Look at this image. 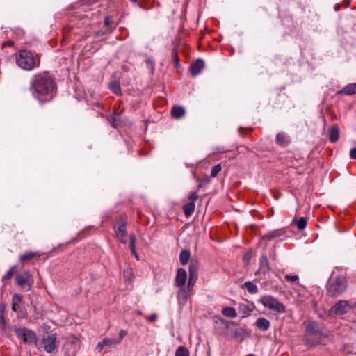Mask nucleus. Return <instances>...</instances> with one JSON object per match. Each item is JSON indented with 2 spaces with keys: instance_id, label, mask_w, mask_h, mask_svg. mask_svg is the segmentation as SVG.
Returning <instances> with one entry per match:
<instances>
[{
  "instance_id": "1",
  "label": "nucleus",
  "mask_w": 356,
  "mask_h": 356,
  "mask_svg": "<svg viewBox=\"0 0 356 356\" xmlns=\"http://www.w3.org/2000/svg\"><path fill=\"white\" fill-rule=\"evenodd\" d=\"M30 90L33 95L41 102L51 100L56 93L55 83L47 73L35 74L30 83Z\"/></svg>"
},
{
  "instance_id": "35",
  "label": "nucleus",
  "mask_w": 356,
  "mask_h": 356,
  "mask_svg": "<svg viewBox=\"0 0 356 356\" xmlns=\"http://www.w3.org/2000/svg\"><path fill=\"white\" fill-rule=\"evenodd\" d=\"M199 198V195L195 191H191L188 195V199L191 200L190 202H194Z\"/></svg>"
},
{
  "instance_id": "23",
  "label": "nucleus",
  "mask_w": 356,
  "mask_h": 356,
  "mask_svg": "<svg viewBox=\"0 0 356 356\" xmlns=\"http://www.w3.org/2000/svg\"><path fill=\"white\" fill-rule=\"evenodd\" d=\"M222 314L227 317L234 318L237 316L236 312L234 308L227 307L222 309Z\"/></svg>"
},
{
  "instance_id": "11",
  "label": "nucleus",
  "mask_w": 356,
  "mask_h": 356,
  "mask_svg": "<svg viewBox=\"0 0 356 356\" xmlns=\"http://www.w3.org/2000/svg\"><path fill=\"white\" fill-rule=\"evenodd\" d=\"M127 222L124 219H120L118 225L114 227L115 234L117 237L120 239V241L122 243H127L126 236H127V230H126Z\"/></svg>"
},
{
  "instance_id": "3",
  "label": "nucleus",
  "mask_w": 356,
  "mask_h": 356,
  "mask_svg": "<svg viewBox=\"0 0 356 356\" xmlns=\"http://www.w3.org/2000/svg\"><path fill=\"white\" fill-rule=\"evenodd\" d=\"M16 63L22 69L24 70H32L37 65L33 54L27 50H20L16 54Z\"/></svg>"
},
{
  "instance_id": "44",
  "label": "nucleus",
  "mask_w": 356,
  "mask_h": 356,
  "mask_svg": "<svg viewBox=\"0 0 356 356\" xmlns=\"http://www.w3.org/2000/svg\"><path fill=\"white\" fill-rule=\"evenodd\" d=\"M105 348L104 346H103V343H102V341L99 342L97 344V346L96 349L98 350V352H102L103 349Z\"/></svg>"
},
{
  "instance_id": "47",
  "label": "nucleus",
  "mask_w": 356,
  "mask_h": 356,
  "mask_svg": "<svg viewBox=\"0 0 356 356\" xmlns=\"http://www.w3.org/2000/svg\"><path fill=\"white\" fill-rule=\"evenodd\" d=\"M104 24V26H106V27L110 25L111 20H110V18L108 17H105Z\"/></svg>"
},
{
  "instance_id": "31",
  "label": "nucleus",
  "mask_w": 356,
  "mask_h": 356,
  "mask_svg": "<svg viewBox=\"0 0 356 356\" xmlns=\"http://www.w3.org/2000/svg\"><path fill=\"white\" fill-rule=\"evenodd\" d=\"M222 170L221 164H217L211 168V177H215Z\"/></svg>"
},
{
  "instance_id": "43",
  "label": "nucleus",
  "mask_w": 356,
  "mask_h": 356,
  "mask_svg": "<svg viewBox=\"0 0 356 356\" xmlns=\"http://www.w3.org/2000/svg\"><path fill=\"white\" fill-rule=\"evenodd\" d=\"M146 63L148 65V66L150 67L151 70L154 69V63L152 59H150V58L147 59Z\"/></svg>"
},
{
  "instance_id": "9",
  "label": "nucleus",
  "mask_w": 356,
  "mask_h": 356,
  "mask_svg": "<svg viewBox=\"0 0 356 356\" xmlns=\"http://www.w3.org/2000/svg\"><path fill=\"white\" fill-rule=\"evenodd\" d=\"M194 285H190L188 282L186 286L178 287V291L177 293V302L179 305L184 306L188 298L190 297V292L192 291Z\"/></svg>"
},
{
  "instance_id": "16",
  "label": "nucleus",
  "mask_w": 356,
  "mask_h": 356,
  "mask_svg": "<svg viewBox=\"0 0 356 356\" xmlns=\"http://www.w3.org/2000/svg\"><path fill=\"white\" fill-rule=\"evenodd\" d=\"M329 140L331 143H335L338 140L339 136V129L337 124L332 125L328 129Z\"/></svg>"
},
{
  "instance_id": "5",
  "label": "nucleus",
  "mask_w": 356,
  "mask_h": 356,
  "mask_svg": "<svg viewBox=\"0 0 356 356\" xmlns=\"http://www.w3.org/2000/svg\"><path fill=\"white\" fill-rule=\"evenodd\" d=\"M259 302L264 307L277 313H284L286 311L285 306L271 296H262Z\"/></svg>"
},
{
  "instance_id": "24",
  "label": "nucleus",
  "mask_w": 356,
  "mask_h": 356,
  "mask_svg": "<svg viewBox=\"0 0 356 356\" xmlns=\"http://www.w3.org/2000/svg\"><path fill=\"white\" fill-rule=\"evenodd\" d=\"M243 287L245 288L247 291L252 294H255L258 292V288L256 286V284H254L250 281L245 282L243 284Z\"/></svg>"
},
{
  "instance_id": "14",
  "label": "nucleus",
  "mask_w": 356,
  "mask_h": 356,
  "mask_svg": "<svg viewBox=\"0 0 356 356\" xmlns=\"http://www.w3.org/2000/svg\"><path fill=\"white\" fill-rule=\"evenodd\" d=\"M204 63L202 59H197L190 65V72L193 76H196L200 74L204 68Z\"/></svg>"
},
{
  "instance_id": "8",
  "label": "nucleus",
  "mask_w": 356,
  "mask_h": 356,
  "mask_svg": "<svg viewBox=\"0 0 356 356\" xmlns=\"http://www.w3.org/2000/svg\"><path fill=\"white\" fill-rule=\"evenodd\" d=\"M352 307L347 301L339 300L331 307L330 313L332 315L341 316L347 313Z\"/></svg>"
},
{
  "instance_id": "26",
  "label": "nucleus",
  "mask_w": 356,
  "mask_h": 356,
  "mask_svg": "<svg viewBox=\"0 0 356 356\" xmlns=\"http://www.w3.org/2000/svg\"><path fill=\"white\" fill-rule=\"evenodd\" d=\"M108 88L115 95L119 96L122 95L120 84L117 81L111 82L109 83Z\"/></svg>"
},
{
  "instance_id": "32",
  "label": "nucleus",
  "mask_w": 356,
  "mask_h": 356,
  "mask_svg": "<svg viewBox=\"0 0 356 356\" xmlns=\"http://www.w3.org/2000/svg\"><path fill=\"white\" fill-rule=\"evenodd\" d=\"M276 143L281 145H285L287 143L284 134H277L276 135Z\"/></svg>"
},
{
  "instance_id": "38",
  "label": "nucleus",
  "mask_w": 356,
  "mask_h": 356,
  "mask_svg": "<svg viewBox=\"0 0 356 356\" xmlns=\"http://www.w3.org/2000/svg\"><path fill=\"white\" fill-rule=\"evenodd\" d=\"M136 237L134 234L130 236V248H136Z\"/></svg>"
},
{
  "instance_id": "21",
  "label": "nucleus",
  "mask_w": 356,
  "mask_h": 356,
  "mask_svg": "<svg viewBox=\"0 0 356 356\" xmlns=\"http://www.w3.org/2000/svg\"><path fill=\"white\" fill-rule=\"evenodd\" d=\"M195 203L189 202L184 205L183 211L186 216H191L195 211Z\"/></svg>"
},
{
  "instance_id": "34",
  "label": "nucleus",
  "mask_w": 356,
  "mask_h": 356,
  "mask_svg": "<svg viewBox=\"0 0 356 356\" xmlns=\"http://www.w3.org/2000/svg\"><path fill=\"white\" fill-rule=\"evenodd\" d=\"M127 334V332L124 330H121L119 332V339L115 340V343H120L124 339V337Z\"/></svg>"
},
{
  "instance_id": "7",
  "label": "nucleus",
  "mask_w": 356,
  "mask_h": 356,
  "mask_svg": "<svg viewBox=\"0 0 356 356\" xmlns=\"http://www.w3.org/2000/svg\"><path fill=\"white\" fill-rule=\"evenodd\" d=\"M44 350L48 353H53L58 347L57 335L56 333H51L44 336L42 340Z\"/></svg>"
},
{
  "instance_id": "10",
  "label": "nucleus",
  "mask_w": 356,
  "mask_h": 356,
  "mask_svg": "<svg viewBox=\"0 0 356 356\" xmlns=\"http://www.w3.org/2000/svg\"><path fill=\"white\" fill-rule=\"evenodd\" d=\"M15 332L17 337L26 343H33L36 339L35 334L28 329H17Z\"/></svg>"
},
{
  "instance_id": "19",
  "label": "nucleus",
  "mask_w": 356,
  "mask_h": 356,
  "mask_svg": "<svg viewBox=\"0 0 356 356\" xmlns=\"http://www.w3.org/2000/svg\"><path fill=\"white\" fill-rule=\"evenodd\" d=\"M269 269L268 261L266 255H261L259 259V271L265 273Z\"/></svg>"
},
{
  "instance_id": "33",
  "label": "nucleus",
  "mask_w": 356,
  "mask_h": 356,
  "mask_svg": "<svg viewBox=\"0 0 356 356\" xmlns=\"http://www.w3.org/2000/svg\"><path fill=\"white\" fill-rule=\"evenodd\" d=\"M103 346L107 348H111L115 343V340L109 338H105L102 341Z\"/></svg>"
},
{
  "instance_id": "39",
  "label": "nucleus",
  "mask_w": 356,
  "mask_h": 356,
  "mask_svg": "<svg viewBox=\"0 0 356 356\" xmlns=\"http://www.w3.org/2000/svg\"><path fill=\"white\" fill-rule=\"evenodd\" d=\"M173 58L175 62V66L177 67L179 65V60L176 50L173 51Z\"/></svg>"
},
{
  "instance_id": "49",
  "label": "nucleus",
  "mask_w": 356,
  "mask_h": 356,
  "mask_svg": "<svg viewBox=\"0 0 356 356\" xmlns=\"http://www.w3.org/2000/svg\"><path fill=\"white\" fill-rule=\"evenodd\" d=\"M353 312L356 314V302L354 304V305L352 307Z\"/></svg>"
},
{
  "instance_id": "30",
  "label": "nucleus",
  "mask_w": 356,
  "mask_h": 356,
  "mask_svg": "<svg viewBox=\"0 0 356 356\" xmlns=\"http://www.w3.org/2000/svg\"><path fill=\"white\" fill-rule=\"evenodd\" d=\"M15 269V266L11 267L6 273V275L3 277L2 281L6 283L7 280H9L13 275L14 271Z\"/></svg>"
},
{
  "instance_id": "17",
  "label": "nucleus",
  "mask_w": 356,
  "mask_h": 356,
  "mask_svg": "<svg viewBox=\"0 0 356 356\" xmlns=\"http://www.w3.org/2000/svg\"><path fill=\"white\" fill-rule=\"evenodd\" d=\"M255 326L261 331H266L270 326V322L263 317L258 318L255 323Z\"/></svg>"
},
{
  "instance_id": "37",
  "label": "nucleus",
  "mask_w": 356,
  "mask_h": 356,
  "mask_svg": "<svg viewBox=\"0 0 356 356\" xmlns=\"http://www.w3.org/2000/svg\"><path fill=\"white\" fill-rule=\"evenodd\" d=\"M124 276L126 280H131L133 277L132 273L130 270H126L124 271Z\"/></svg>"
},
{
  "instance_id": "20",
  "label": "nucleus",
  "mask_w": 356,
  "mask_h": 356,
  "mask_svg": "<svg viewBox=\"0 0 356 356\" xmlns=\"http://www.w3.org/2000/svg\"><path fill=\"white\" fill-rule=\"evenodd\" d=\"M341 93L351 95L356 93V83L346 86L341 91Z\"/></svg>"
},
{
  "instance_id": "42",
  "label": "nucleus",
  "mask_w": 356,
  "mask_h": 356,
  "mask_svg": "<svg viewBox=\"0 0 356 356\" xmlns=\"http://www.w3.org/2000/svg\"><path fill=\"white\" fill-rule=\"evenodd\" d=\"M350 157L352 159H356V147H354L350 151Z\"/></svg>"
},
{
  "instance_id": "28",
  "label": "nucleus",
  "mask_w": 356,
  "mask_h": 356,
  "mask_svg": "<svg viewBox=\"0 0 356 356\" xmlns=\"http://www.w3.org/2000/svg\"><path fill=\"white\" fill-rule=\"evenodd\" d=\"M296 225L299 230L304 229L307 225V219L305 217H301L296 222Z\"/></svg>"
},
{
  "instance_id": "36",
  "label": "nucleus",
  "mask_w": 356,
  "mask_h": 356,
  "mask_svg": "<svg viewBox=\"0 0 356 356\" xmlns=\"http://www.w3.org/2000/svg\"><path fill=\"white\" fill-rule=\"evenodd\" d=\"M285 280L288 282H296L298 280V275H286Z\"/></svg>"
},
{
  "instance_id": "45",
  "label": "nucleus",
  "mask_w": 356,
  "mask_h": 356,
  "mask_svg": "<svg viewBox=\"0 0 356 356\" xmlns=\"http://www.w3.org/2000/svg\"><path fill=\"white\" fill-rule=\"evenodd\" d=\"M130 249H131V254L135 257V258L137 260H139V256L137 254V253L136 252V248H131Z\"/></svg>"
},
{
  "instance_id": "41",
  "label": "nucleus",
  "mask_w": 356,
  "mask_h": 356,
  "mask_svg": "<svg viewBox=\"0 0 356 356\" xmlns=\"http://www.w3.org/2000/svg\"><path fill=\"white\" fill-rule=\"evenodd\" d=\"M147 319L150 322H154L157 319V315L156 314H153L147 316Z\"/></svg>"
},
{
  "instance_id": "4",
  "label": "nucleus",
  "mask_w": 356,
  "mask_h": 356,
  "mask_svg": "<svg viewBox=\"0 0 356 356\" xmlns=\"http://www.w3.org/2000/svg\"><path fill=\"white\" fill-rule=\"evenodd\" d=\"M305 337L307 341L311 340L312 343L318 342L322 337V327L316 321H307L305 323Z\"/></svg>"
},
{
  "instance_id": "50",
  "label": "nucleus",
  "mask_w": 356,
  "mask_h": 356,
  "mask_svg": "<svg viewBox=\"0 0 356 356\" xmlns=\"http://www.w3.org/2000/svg\"><path fill=\"white\" fill-rule=\"evenodd\" d=\"M250 257V254H246L243 256V259L245 260V259H248Z\"/></svg>"
},
{
  "instance_id": "40",
  "label": "nucleus",
  "mask_w": 356,
  "mask_h": 356,
  "mask_svg": "<svg viewBox=\"0 0 356 356\" xmlns=\"http://www.w3.org/2000/svg\"><path fill=\"white\" fill-rule=\"evenodd\" d=\"M6 324L5 318L3 316V309L2 310H0V325L1 326H4Z\"/></svg>"
},
{
  "instance_id": "15",
  "label": "nucleus",
  "mask_w": 356,
  "mask_h": 356,
  "mask_svg": "<svg viewBox=\"0 0 356 356\" xmlns=\"http://www.w3.org/2000/svg\"><path fill=\"white\" fill-rule=\"evenodd\" d=\"M286 233L285 228H281L268 232L262 236L263 240L271 241L274 238L280 237Z\"/></svg>"
},
{
  "instance_id": "6",
  "label": "nucleus",
  "mask_w": 356,
  "mask_h": 356,
  "mask_svg": "<svg viewBox=\"0 0 356 356\" xmlns=\"http://www.w3.org/2000/svg\"><path fill=\"white\" fill-rule=\"evenodd\" d=\"M15 280L17 285L25 291H29L33 284V279L29 271L17 274Z\"/></svg>"
},
{
  "instance_id": "27",
  "label": "nucleus",
  "mask_w": 356,
  "mask_h": 356,
  "mask_svg": "<svg viewBox=\"0 0 356 356\" xmlns=\"http://www.w3.org/2000/svg\"><path fill=\"white\" fill-rule=\"evenodd\" d=\"M13 306L12 309L13 311H17V308L19 307V304L22 302V297L19 294H15L12 298Z\"/></svg>"
},
{
  "instance_id": "18",
  "label": "nucleus",
  "mask_w": 356,
  "mask_h": 356,
  "mask_svg": "<svg viewBox=\"0 0 356 356\" xmlns=\"http://www.w3.org/2000/svg\"><path fill=\"white\" fill-rule=\"evenodd\" d=\"M185 114V109L182 106H174L171 110V115L174 118L179 119Z\"/></svg>"
},
{
  "instance_id": "48",
  "label": "nucleus",
  "mask_w": 356,
  "mask_h": 356,
  "mask_svg": "<svg viewBox=\"0 0 356 356\" xmlns=\"http://www.w3.org/2000/svg\"><path fill=\"white\" fill-rule=\"evenodd\" d=\"M108 120L113 124V126L115 127V125L114 124V121L115 120V117L114 116H110Z\"/></svg>"
},
{
  "instance_id": "52",
  "label": "nucleus",
  "mask_w": 356,
  "mask_h": 356,
  "mask_svg": "<svg viewBox=\"0 0 356 356\" xmlns=\"http://www.w3.org/2000/svg\"><path fill=\"white\" fill-rule=\"evenodd\" d=\"M242 129H243V128H242V127H240V128H239V132H240V134H241V135H242V134H241V130H242Z\"/></svg>"
},
{
  "instance_id": "46",
  "label": "nucleus",
  "mask_w": 356,
  "mask_h": 356,
  "mask_svg": "<svg viewBox=\"0 0 356 356\" xmlns=\"http://www.w3.org/2000/svg\"><path fill=\"white\" fill-rule=\"evenodd\" d=\"M105 33H106V32H105V31H104L101 30V31H97V32L95 33V37H96V38H99V37H100V36L104 35Z\"/></svg>"
},
{
  "instance_id": "54",
  "label": "nucleus",
  "mask_w": 356,
  "mask_h": 356,
  "mask_svg": "<svg viewBox=\"0 0 356 356\" xmlns=\"http://www.w3.org/2000/svg\"><path fill=\"white\" fill-rule=\"evenodd\" d=\"M202 186V184H200L198 185V187H199V188H201Z\"/></svg>"
},
{
  "instance_id": "22",
  "label": "nucleus",
  "mask_w": 356,
  "mask_h": 356,
  "mask_svg": "<svg viewBox=\"0 0 356 356\" xmlns=\"http://www.w3.org/2000/svg\"><path fill=\"white\" fill-rule=\"evenodd\" d=\"M38 255V252H26L24 254L19 256V261L21 262H26L33 259L35 256Z\"/></svg>"
},
{
  "instance_id": "25",
  "label": "nucleus",
  "mask_w": 356,
  "mask_h": 356,
  "mask_svg": "<svg viewBox=\"0 0 356 356\" xmlns=\"http://www.w3.org/2000/svg\"><path fill=\"white\" fill-rule=\"evenodd\" d=\"M190 257L191 254L189 251L186 250H181L179 254L180 263L182 265H186L188 262Z\"/></svg>"
},
{
  "instance_id": "29",
  "label": "nucleus",
  "mask_w": 356,
  "mask_h": 356,
  "mask_svg": "<svg viewBox=\"0 0 356 356\" xmlns=\"http://www.w3.org/2000/svg\"><path fill=\"white\" fill-rule=\"evenodd\" d=\"M175 356H189V351L186 347L179 346L175 351Z\"/></svg>"
},
{
  "instance_id": "13",
  "label": "nucleus",
  "mask_w": 356,
  "mask_h": 356,
  "mask_svg": "<svg viewBox=\"0 0 356 356\" xmlns=\"http://www.w3.org/2000/svg\"><path fill=\"white\" fill-rule=\"evenodd\" d=\"M189 278L188 282L189 284L195 285V283L198 277V264L197 262L191 261L188 268Z\"/></svg>"
},
{
  "instance_id": "51",
  "label": "nucleus",
  "mask_w": 356,
  "mask_h": 356,
  "mask_svg": "<svg viewBox=\"0 0 356 356\" xmlns=\"http://www.w3.org/2000/svg\"><path fill=\"white\" fill-rule=\"evenodd\" d=\"M136 313L138 315H139V316H142V315H143L142 312H141V311H140V310L136 311Z\"/></svg>"
},
{
  "instance_id": "2",
  "label": "nucleus",
  "mask_w": 356,
  "mask_h": 356,
  "mask_svg": "<svg viewBox=\"0 0 356 356\" xmlns=\"http://www.w3.org/2000/svg\"><path fill=\"white\" fill-rule=\"evenodd\" d=\"M347 280L343 275H332L327 284V294L332 298H337L347 289Z\"/></svg>"
},
{
  "instance_id": "12",
  "label": "nucleus",
  "mask_w": 356,
  "mask_h": 356,
  "mask_svg": "<svg viewBox=\"0 0 356 356\" xmlns=\"http://www.w3.org/2000/svg\"><path fill=\"white\" fill-rule=\"evenodd\" d=\"M187 281V273L184 268H179L177 270L175 280V285L177 287H182L186 286Z\"/></svg>"
},
{
  "instance_id": "53",
  "label": "nucleus",
  "mask_w": 356,
  "mask_h": 356,
  "mask_svg": "<svg viewBox=\"0 0 356 356\" xmlns=\"http://www.w3.org/2000/svg\"><path fill=\"white\" fill-rule=\"evenodd\" d=\"M246 356H255V355H253V354H249V355H246Z\"/></svg>"
}]
</instances>
